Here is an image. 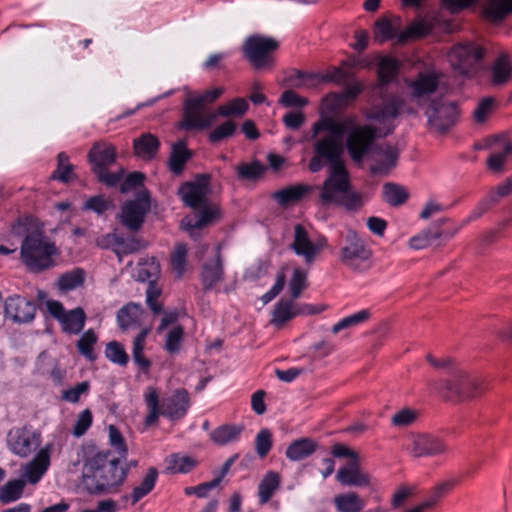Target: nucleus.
I'll return each mask as SVG.
<instances>
[{
  "instance_id": "1",
  "label": "nucleus",
  "mask_w": 512,
  "mask_h": 512,
  "mask_svg": "<svg viewBox=\"0 0 512 512\" xmlns=\"http://www.w3.org/2000/svg\"><path fill=\"white\" fill-rule=\"evenodd\" d=\"M124 459L110 450L99 451L85 461L82 484L90 495H106L118 492L125 482L129 467H123Z\"/></svg>"
},
{
  "instance_id": "2",
  "label": "nucleus",
  "mask_w": 512,
  "mask_h": 512,
  "mask_svg": "<svg viewBox=\"0 0 512 512\" xmlns=\"http://www.w3.org/2000/svg\"><path fill=\"white\" fill-rule=\"evenodd\" d=\"M349 120L339 121L333 116L321 115L312 126V138L320 133L326 134L318 138L313 145L314 155L309 161L308 168L312 173L319 172L325 163L329 167L344 166L342 159L344 151L342 137L348 128Z\"/></svg>"
},
{
  "instance_id": "3",
  "label": "nucleus",
  "mask_w": 512,
  "mask_h": 512,
  "mask_svg": "<svg viewBox=\"0 0 512 512\" xmlns=\"http://www.w3.org/2000/svg\"><path fill=\"white\" fill-rule=\"evenodd\" d=\"M145 404L148 413L144 419L147 427L158 423L159 417L163 416L172 422L183 419L190 408L191 400L185 388H178L160 402L159 394L154 387H148L144 393Z\"/></svg>"
},
{
  "instance_id": "4",
  "label": "nucleus",
  "mask_w": 512,
  "mask_h": 512,
  "mask_svg": "<svg viewBox=\"0 0 512 512\" xmlns=\"http://www.w3.org/2000/svg\"><path fill=\"white\" fill-rule=\"evenodd\" d=\"M59 250L42 229L28 236L20 245V260L31 273H41L56 265Z\"/></svg>"
},
{
  "instance_id": "5",
  "label": "nucleus",
  "mask_w": 512,
  "mask_h": 512,
  "mask_svg": "<svg viewBox=\"0 0 512 512\" xmlns=\"http://www.w3.org/2000/svg\"><path fill=\"white\" fill-rule=\"evenodd\" d=\"M432 387L442 399L455 403L474 398L483 391L480 379L460 367H453L446 378L434 382Z\"/></svg>"
},
{
  "instance_id": "6",
  "label": "nucleus",
  "mask_w": 512,
  "mask_h": 512,
  "mask_svg": "<svg viewBox=\"0 0 512 512\" xmlns=\"http://www.w3.org/2000/svg\"><path fill=\"white\" fill-rule=\"evenodd\" d=\"M339 261L346 268L362 272L370 267L372 249L355 230L347 229L338 239Z\"/></svg>"
},
{
  "instance_id": "7",
  "label": "nucleus",
  "mask_w": 512,
  "mask_h": 512,
  "mask_svg": "<svg viewBox=\"0 0 512 512\" xmlns=\"http://www.w3.org/2000/svg\"><path fill=\"white\" fill-rule=\"evenodd\" d=\"M279 47V41L273 37L252 34L244 39L241 52L254 70H270L275 65V53Z\"/></svg>"
},
{
  "instance_id": "8",
  "label": "nucleus",
  "mask_w": 512,
  "mask_h": 512,
  "mask_svg": "<svg viewBox=\"0 0 512 512\" xmlns=\"http://www.w3.org/2000/svg\"><path fill=\"white\" fill-rule=\"evenodd\" d=\"M88 160L91 164V170L96 176L98 182L109 188L116 187L124 176V170L109 172V167L116 160V150L111 144L105 142L95 143L88 153Z\"/></svg>"
},
{
  "instance_id": "9",
  "label": "nucleus",
  "mask_w": 512,
  "mask_h": 512,
  "mask_svg": "<svg viewBox=\"0 0 512 512\" xmlns=\"http://www.w3.org/2000/svg\"><path fill=\"white\" fill-rule=\"evenodd\" d=\"M348 120L352 121L353 125L346 137V148L351 159L360 164L369 152H373L378 129L369 124L355 125L353 119Z\"/></svg>"
},
{
  "instance_id": "10",
  "label": "nucleus",
  "mask_w": 512,
  "mask_h": 512,
  "mask_svg": "<svg viewBox=\"0 0 512 512\" xmlns=\"http://www.w3.org/2000/svg\"><path fill=\"white\" fill-rule=\"evenodd\" d=\"M485 55V50L473 42H459L448 53L452 68L462 75L475 73Z\"/></svg>"
},
{
  "instance_id": "11",
  "label": "nucleus",
  "mask_w": 512,
  "mask_h": 512,
  "mask_svg": "<svg viewBox=\"0 0 512 512\" xmlns=\"http://www.w3.org/2000/svg\"><path fill=\"white\" fill-rule=\"evenodd\" d=\"M151 210V196L146 189L136 192L135 198L124 202L121 206L120 222L128 230L137 232L141 229L146 215Z\"/></svg>"
},
{
  "instance_id": "12",
  "label": "nucleus",
  "mask_w": 512,
  "mask_h": 512,
  "mask_svg": "<svg viewBox=\"0 0 512 512\" xmlns=\"http://www.w3.org/2000/svg\"><path fill=\"white\" fill-rule=\"evenodd\" d=\"M425 115L428 125L438 133H446L458 121L459 108L455 102L435 98L429 102Z\"/></svg>"
},
{
  "instance_id": "13",
  "label": "nucleus",
  "mask_w": 512,
  "mask_h": 512,
  "mask_svg": "<svg viewBox=\"0 0 512 512\" xmlns=\"http://www.w3.org/2000/svg\"><path fill=\"white\" fill-rule=\"evenodd\" d=\"M41 432L32 425L13 427L7 434V447L15 455L26 458L39 447Z\"/></svg>"
},
{
  "instance_id": "14",
  "label": "nucleus",
  "mask_w": 512,
  "mask_h": 512,
  "mask_svg": "<svg viewBox=\"0 0 512 512\" xmlns=\"http://www.w3.org/2000/svg\"><path fill=\"white\" fill-rule=\"evenodd\" d=\"M350 188V176L345 165L329 167V174L321 187L320 200L323 205H335L340 197L349 192Z\"/></svg>"
},
{
  "instance_id": "15",
  "label": "nucleus",
  "mask_w": 512,
  "mask_h": 512,
  "mask_svg": "<svg viewBox=\"0 0 512 512\" xmlns=\"http://www.w3.org/2000/svg\"><path fill=\"white\" fill-rule=\"evenodd\" d=\"M210 179L209 174H199L194 181L182 183L178 189V195L182 202L192 209H197L206 204Z\"/></svg>"
},
{
  "instance_id": "16",
  "label": "nucleus",
  "mask_w": 512,
  "mask_h": 512,
  "mask_svg": "<svg viewBox=\"0 0 512 512\" xmlns=\"http://www.w3.org/2000/svg\"><path fill=\"white\" fill-rule=\"evenodd\" d=\"M408 452L414 457H434L447 451L445 442L429 433L412 434L408 439Z\"/></svg>"
},
{
  "instance_id": "17",
  "label": "nucleus",
  "mask_w": 512,
  "mask_h": 512,
  "mask_svg": "<svg viewBox=\"0 0 512 512\" xmlns=\"http://www.w3.org/2000/svg\"><path fill=\"white\" fill-rule=\"evenodd\" d=\"M407 86L411 101L422 107L438 89L439 76L435 72H419L415 79L407 82Z\"/></svg>"
},
{
  "instance_id": "18",
  "label": "nucleus",
  "mask_w": 512,
  "mask_h": 512,
  "mask_svg": "<svg viewBox=\"0 0 512 512\" xmlns=\"http://www.w3.org/2000/svg\"><path fill=\"white\" fill-rule=\"evenodd\" d=\"M204 108L193 98H186L183 102L182 119L179 127L185 131L208 129L214 120L213 115L205 116Z\"/></svg>"
},
{
  "instance_id": "19",
  "label": "nucleus",
  "mask_w": 512,
  "mask_h": 512,
  "mask_svg": "<svg viewBox=\"0 0 512 512\" xmlns=\"http://www.w3.org/2000/svg\"><path fill=\"white\" fill-rule=\"evenodd\" d=\"M485 146L493 150L486 160L487 168L501 172L505 159L512 158V142L505 134L493 135L485 139Z\"/></svg>"
},
{
  "instance_id": "20",
  "label": "nucleus",
  "mask_w": 512,
  "mask_h": 512,
  "mask_svg": "<svg viewBox=\"0 0 512 512\" xmlns=\"http://www.w3.org/2000/svg\"><path fill=\"white\" fill-rule=\"evenodd\" d=\"M4 312L15 323H28L35 317L36 305L23 296L13 295L5 300Z\"/></svg>"
},
{
  "instance_id": "21",
  "label": "nucleus",
  "mask_w": 512,
  "mask_h": 512,
  "mask_svg": "<svg viewBox=\"0 0 512 512\" xmlns=\"http://www.w3.org/2000/svg\"><path fill=\"white\" fill-rule=\"evenodd\" d=\"M404 105L405 100L403 98L397 95H391L382 103L373 105L366 116L370 120L384 124L397 118Z\"/></svg>"
},
{
  "instance_id": "22",
  "label": "nucleus",
  "mask_w": 512,
  "mask_h": 512,
  "mask_svg": "<svg viewBox=\"0 0 512 512\" xmlns=\"http://www.w3.org/2000/svg\"><path fill=\"white\" fill-rule=\"evenodd\" d=\"M511 192L510 182H503L498 185L496 188L490 189L488 194L482 198L477 205L471 210L467 218L465 219V223L472 222L478 218H480L483 214L488 212L494 206H496L500 200Z\"/></svg>"
},
{
  "instance_id": "23",
  "label": "nucleus",
  "mask_w": 512,
  "mask_h": 512,
  "mask_svg": "<svg viewBox=\"0 0 512 512\" xmlns=\"http://www.w3.org/2000/svg\"><path fill=\"white\" fill-rule=\"evenodd\" d=\"M511 192L510 182H503L498 185L496 188L490 189L488 194L482 198L477 205L471 210L467 218L465 219V223L472 222L478 218H480L483 214L488 212L494 206H496L500 200Z\"/></svg>"
},
{
  "instance_id": "24",
  "label": "nucleus",
  "mask_w": 512,
  "mask_h": 512,
  "mask_svg": "<svg viewBox=\"0 0 512 512\" xmlns=\"http://www.w3.org/2000/svg\"><path fill=\"white\" fill-rule=\"evenodd\" d=\"M511 192L510 182H503L498 185L496 188L490 189L488 194L482 198L477 205L471 210L467 218L465 219V223L472 222L478 218H480L483 214L488 212L494 206H496L500 200Z\"/></svg>"
},
{
  "instance_id": "25",
  "label": "nucleus",
  "mask_w": 512,
  "mask_h": 512,
  "mask_svg": "<svg viewBox=\"0 0 512 512\" xmlns=\"http://www.w3.org/2000/svg\"><path fill=\"white\" fill-rule=\"evenodd\" d=\"M52 447V443L46 444L37 452L34 459L26 465L23 476L30 484H37L48 470Z\"/></svg>"
},
{
  "instance_id": "26",
  "label": "nucleus",
  "mask_w": 512,
  "mask_h": 512,
  "mask_svg": "<svg viewBox=\"0 0 512 512\" xmlns=\"http://www.w3.org/2000/svg\"><path fill=\"white\" fill-rule=\"evenodd\" d=\"M224 278L223 260L220 252L214 259L206 261L200 272V281L204 292L214 290L216 285Z\"/></svg>"
},
{
  "instance_id": "27",
  "label": "nucleus",
  "mask_w": 512,
  "mask_h": 512,
  "mask_svg": "<svg viewBox=\"0 0 512 512\" xmlns=\"http://www.w3.org/2000/svg\"><path fill=\"white\" fill-rule=\"evenodd\" d=\"M43 229L40 221L32 215L17 217L11 222L8 232V241L15 239L21 243L30 235L37 234Z\"/></svg>"
},
{
  "instance_id": "28",
  "label": "nucleus",
  "mask_w": 512,
  "mask_h": 512,
  "mask_svg": "<svg viewBox=\"0 0 512 512\" xmlns=\"http://www.w3.org/2000/svg\"><path fill=\"white\" fill-rule=\"evenodd\" d=\"M336 480L342 486L365 487L370 484V476L361 470L359 460L355 459L337 471Z\"/></svg>"
},
{
  "instance_id": "29",
  "label": "nucleus",
  "mask_w": 512,
  "mask_h": 512,
  "mask_svg": "<svg viewBox=\"0 0 512 512\" xmlns=\"http://www.w3.org/2000/svg\"><path fill=\"white\" fill-rule=\"evenodd\" d=\"M400 28L401 18L399 16H395L393 18L381 16L374 22V41L379 44H383L387 41L396 39V42L398 43V35L401 32Z\"/></svg>"
},
{
  "instance_id": "30",
  "label": "nucleus",
  "mask_w": 512,
  "mask_h": 512,
  "mask_svg": "<svg viewBox=\"0 0 512 512\" xmlns=\"http://www.w3.org/2000/svg\"><path fill=\"white\" fill-rule=\"evenodd\" d=\"M292 249L297 255L303 256L307 263H311L320 251V247L310 240L308 232L302 224H297L294 227Z\"/></svg>"
},
{
  "instance_id": "31",
  "label": "nucleus",
  "mask_w": 512,
  "mask_h": 512,
  "mask_svg": "<svg viewBox=\"0 0 512 512\" xmlns=\"http://www.w3.org/2000/svg\"><path fill=\"white\" fill-rule=\"evenodd\" d=\"M192 157L193 152L187 147L186 141L178 140L171 146L167 167L174 176H180Z\"/></svg>"
},
{
  "instance_id": "32",
  "label": "nucleus",
  "mask_w": 512,
  "mask_h": 512,
  "mask_svg": "<svg viewBox=\"0 0 512 512\" xmlns=\"http://www.w3.org/2000/svg\"><path fill=\"white\" fill-rule=\"evenodd\" d=\"M512 78V60L506 52H500L491 66L490 84L502 87Z\"/></svg>"
},
{
  "instance_id": "33",
  "label": "nucleus",
  "mask_w": 512,
  "mask_h": 512,
  "mask_svg": "<svg viewBox=\"0 0 512 512\" xmlns=\"http://www.w3.org/2000/svg\"><path fill=\"white\" fill-rule=\"evenodd\" d=\"M268 167L257 159L240 162L234 167L236 178L240 182L256 183L263 179Z\"/></svg>"
},
{
  "instance_id": "34",
  "label": "nucleus",
  "mask_w": 512,
  "mask_h": 512,
  "mask_svg": "<svg viewBox=\"0 0 512 512\" xmlns=\"http://www.w3.org/2000/svg\"><path fill=\"white\" fill-rule=\"evenodd\" d=\"M373 152L382 154L383 159L370 166V173L372 175H386L393 169L398 161L399 152L396 147L392 145L375 146Z\"/></svg>"
},
{
  "instance_id": "35",
  "label": "nucleus",
  "mask_w": 512,
  "mask_h": 512,
  "mask_svg": "<svg viewBox=\"0 0 512 512\" xmlns=\"http://www.w3.org/2000/svg\"><path fill=\"white\" fill-rule=\"evenodd\" d=\"M312 190V186L308 184L290 185L283 189L277 190L272 194V199L280 206L287 207L297 203Z\"/></svg>"
},
{
  "instance_id": "36",
  "label": "nucleus",
  "mask_w": 512,
  "mask_h": 512,
  "mask_svg": "<svg viewBox=\"0 0 512 512\" xmlns=\"http://www.w3.org/2000/svg\"><path fill=\"white\" fill-rule=\"evenodd\" d=\"M159 139L151 133H143L133 140V149L136 156L144 160H152L160 149Z\"/></svg>"
},
{
  "instance_id": "37",
  "label": "nucleus",
  "mask_w": 512,
  "mask_h": 512,
  "mask_svg": "<svg viewBox=\"0 0 512 512\" xmlns=\"http://www.w3.org/2000/svg\"><path fill=\"white\" fill-rule=\"evenodd\" d=\"M142 314L143 308L140 304L129 302L118 310L117 324L122 331H127L140 325Z\"/></svg>"
},
{
  "instance_id": "38",
  "label": "nucleus",
  "mask_w": 512,
  "mask_h": 512,
  "mask_svg": "<svg viewBox=\"0 0 512 512\" xmlns=\"http://www.w3.org/2000/svg\"><path fill=\"white\" fill-rule=\"evenodd\" d=\"M281 478L278 472L268 471L258 484V502L260 505L268 503L275 492L280 488Z\"/></svg>"
},
{
  "instance_id": "39",
  "label": "nucleus",
  "mask_w": 512,
  "mask_h": 512,
  "mask_svg": "<svg viewBox=\"0 0 512 512\" xmlns=\"http://www.w3.org/2000/svg\"><path fill=\"white\" fill-rule=\"evenodd\" d=\"M317 449V443L311 438L294 440L286 449V457L293 462L301 461L311 456Z\"/></svg>"
},
{
  "instance_id": "40",
  "label": "nucleus",
  "mask_w": 512,
  "mask_h": 512,
  "mask_svg": "<svg viewBox=\"0 0 512 512\" xmlns=\"http://www.w3.org/2000/svg\"><path fill=\"white\" fill-rule=\"evenodd\" d=\"M158 476L159 472L155 467L148 468L140 484L133 488L132 493L129 496L131 505L137 504L154 489ZM124 498L128 499V496H125Z\"/></svg>"
},
{
  "instance_id": "41",
  "label": "nucleus",
  "mask_w": 512,
  "mask_h": 512,
  "mask_svg": "<svg viewBox=\"0 0 512 512\" xmlns=\"http://www.w3.org/2000/svg\"><path fill=\"white\" fill-rule=\"evenodd\" d=\"M433 28V24L425 19L415 20L399 33L398 44H405L410 40L424 38L432 32Z\"/></svg>"
},
{
  "instance_id": "42",
  "label": "nucleus",
  "mask_w": 512,
  "mask_h": 512,
  "mask_svg": "<svg viewBox=\"0 0 512 512\" xmlns=\"http://www.w3.org/2000/svg\"><path fill=\"white\" fill-rule=\"evenodd\" d=\"M333 503L337 512H361L366 505L365 500L356 492L338 494Z\"/></svg>"
},
{
  "instance_id": "43",
  "label": "nucleus",
  "mask_w": 512,
  "mask_h": 512,
  "mask_svg": "<svg viewBox=\"0 0 512 512\" xmlns=\"http://www.w3.org/2000/svg\"><path fill=\"white\" fill-rule=\"evenodd\" d=\"M244 427L236 424H224L210 433V439L217 445H227L229 443L238 441Z\"/></svg>"
},
{
  "instance_id": "44",
  "label": "nucleus",
  "mask_w": 512,
  "mask_h": 512,
  "mask_svg": "<svg viewBox=\"0 0 512 512\" xmlns=\"http://www.w3.org/2000/svg\"><path fill=\"white\" fill-rule=\"evenodd\" d=\"M363 91L361 83L348 86L341 94H331L324 98L323 103L331 113H336L344 101L355 100Z\"/></svg>"
},
{
  "instance_id": "45",
  "label": "nucleus",
  "mask_w": 512,
  "mask_h": 512,
  "mask_svg": "<svg viewBox=\"0 0 512 512\" xmlns=\"http://www.w3.org/2000/svg\"><path fill=\"white\" fill-rule=\"evenodd\" d=\"M166 471L171 474H187L198 464L193 457L181 453H172L166 459Z\"/></svg>"
},
{
  "instance_id": "46",
  "label": "nucleus",
  "mask_w": 512,
  "mask_h": 512,
  "mask_svg": "<svg viewBox=\"0 0 512 512\" xmlns=\"http://www.w3.org/2000/svg\"><path fill=\"white\" fill-rule=\"evenodd\" d=\"M298 312L293 309L292 300L278 301L272 311L270 323L277 328H282L286 323L297 316Z\"/></svg>"
},
{
  "instance_id": "47",
  "label": "nucleus",
  "mask_w": 512,
  "mask_h": 512,
  "mask_svg": "<svg viewBox=\"0 0 512 512\" xmlns=\"http://www.w3.org/2000/svg\"><path fill=\"white\" fill-rule=\"evenodd\" d=\"M86 322V314L80 307L67 311L64 318L60 322L63 332L67 334H79Z\"/></svg>"
},
{
  "instance_id": "48",
  "label": "nucleus",
  "mask_w": 512,
  "mask_h": 512,
  "mask_svg": "<svg viewBox=\"0 0 512 512\" xmlns=\"http://www.w3.org/2000/svg\"><path fill=\"white\" fill-rule=\"evenodd\" d=\"M399 68L400 62L395 57H382L377 68V77L380 85L386 86L390 84L396 77Z\"/></svg>"
},
{
  "instance_id": "49",
  "label": "nucleus",
  "mask_w": 512,
  "mask_h": 512,
  "mask_svg": "<svg viewBox=\"0 0 512 512\" xmlns=\"http://www.w3.org/2000/svg\"><path fill=\"white\" fill-rule=\"evenodd\" d=\"M200 210L196 215V219L193 221L189 219L186 223L183 222L187 231L192 232L193 230H200L210 225L214 220L219 217V210L217 208L210 207L206 204L199 207Z\"/></svg>"
},
{
  "instance_id": "50",
  "label": "nucleus",
  "mask_w": 512,
  "mask_h": 512,
  "mask_svg": "<svg viewBox=\"0 0 512 512\" xmlns=\"http://www.w3.org/2000/svg\"><path fill=\"white\" fill-rule=\"evenodd\" d=\"M484 13L491 21L501 22L512 14V0H489Z\"/></svg>"
},
{
  "instance_id": "51",
  "label": "nucleus",
  "mask_w": 512,
  "mask_h": 512,
  "mask_svg": "<svg viewBox=\"0 0 512 512\" xmlns=\"http://www.w3.org/2000/svg\"><path fill=\"white\" fill-rule=\"evenodd\" d=\"M383 198L392 207L403 205L409 198V193L402 185L387 182L383 185Z\"/></svg>"
},
{
  "instance_id": "52",
  "label": "nucleus",
  "mask_w": 512,
  "mask_h": 512,
  "mask_svg": "<svg viewBox=\"0 0 512 512\" xmlns=\"http://www.w3.org/2000/svg\"><path fill=\"white\" fill-rule=\"evenodd\" d=\"M85 281V271L82 268H74L65 272L57 279V287L63 292L74 290L83 285Z\"/></svg>"
},
{
  "instance_id": "53",
  "label": "nucleus",
  "mask_w": 512,
  "mask_h": 512,
  "mask_svg": "<svg viewBox=\"0 0 512 512\" xmlns=\"http://www.w3.org/2000/svg\"><path fill=\"white\" fill-rule=\"evenodd\" d=\"M98 341V337L94 330H86L76 343V347L79 353L89 361L93 362L97 359V355L94 352V346Z\"/></svg>"
},
{
  "instance_id": "54",
  "label": "nucleus",
  "mask_w": 512,
  "mask_h": 512,
  "mask_svg": "<svg viewBox=\"0 0 512 512\" xmlns=\"http://www.w3.org/2000/svg\"><path fill=\"white\" fill-rule=\"evenodd\" d=\"M26 482L23 479L10 480L0 487V501L11 503L21 498Z\"/></svg>"
},
{
  "instance_id": "55",
  "label": "nucleus",
  "mask_w": 512,
  "mask_h": 512,
  "mask_svg": "<svg viewBox=\"0 0 512 512\" xmlns=\"http://www.w3.org/2000/svg\"><path fill=\"white\" fill-rule=\"evenodd\" d=\"M188 248L185 243H177L170 255V264L177 278H181L186 270Z\"/></svg>"
},
{
  "instance_id": "56",
  "label": "nucleus",
  "mask_w": 512,
  "mask_h": 512,
  "mask_svg": "<svg viewBox=\"0 0 512 512\" xmlns=\"http://www.w3.org/2000/svg\"><path fill=\"white\" fill-rule=\"evenodd\" d=\"M442 232L439 227L430 228L410 239V247L416 250L424 249L433 245L440 237Z\"/></svg>"
},
{
  "instance_id": "57",
  "label": "nucleus",
  "mask_w": 512,
  "mask_h": 512,
  "mask_svg": "<svg viewBox=\"0 0 512 512\" xmlns=\"http://www.w3.org/2000/svg\"><path fill=\"white\" fill-rule=\"evenodd\" d=\"M248 108V102L244 98L238 97L227 104L218 106L216 113L223 117L242 116L247 112Z\"/></svg>"
},
{
  "instance_id": "58",
  "label": "nucleus",
  "mask_w": 512,
  "mask_h": 512,
  "mask_svg": "<svg viewBox=\"0 0 512 512\" xmlns=\"http://www.w3.org/2000/svg\"><path fill=\"white\" fill-rule=\"evenodd\" d=\"M237 125L232 120H227L216 126L208 133V141L210 144H217L228 139L236 133Z\"/></svg>"
},
{
  "instance_id": "59",
  "label": "nucleus",
  "mask_w": 512,
  "mask_h": 512,
  "mask_svg": "<svg viewBox=\"0 0 512 512\" xmlns=\"http://www.w3.org/2000/svg\"><path fill=\"white\" fill-rule=\"evenodd\" d=\"M73 165L69 163V157L65 152H60L57 156V168L52 174V179L68 183L73 178Z\"/></svg>"
},
{
  "instance_id": "60",
  "label": "nucleus",
  "mask_w": 512,
  "mask_h": 512,
  "mask_svg": "<svg viewBox=\"0 0 512 512\" xmlns=\"http://www.w3.org/2000/svg\"><path fill=\"white\" fill-rule=\"evenodd\" d=\"M184 339V328L181 325L173 327L166 335L164 349L169 355L179 353Z\"/></svg>"
},
{
  "instance_id": "61",
  "label": "nucleus",
  "mask_w": 512,
  "mask_h": 512,
  "mask_svg": "<svg viewBox=\"0 0 512 512\" xmlns=\"http://www.w3.org/2000/svg\"><path fill=\"white\" fill-rule=\"evenodd\" d=\"M370 317V312L367 309L360 310L354 314H351L349 316H346L342 319H340L333 327L332 332L334 334L339 333L340 331L357 326L366 320H368Z\"/></svg>"
},
{
  "instance_id": "62",
  "label": "nucleus",
  "mask_w": 512,
  "mask_h": 512,
  "mask_svg": "<svg viewBox=\"0 0 512 512\" xmlns=\"http://www.w3.org/2000/svg\"><path fill=\"white\" fill-rule=\"evenodd\" d=\"M105 356L109 361L120 366H126L129 361L123 345L117 341H111L106 345Z\"/></svg>"
},
{
  "instance_id": "63",
  "label": "nucleus",
  "mask_w": 512,
  "mask_h": 512,
  "mask_svg": "<svg viewBox=\"0 0 512 512\" xmlns=\"http://www.w3.org/2000/svg\"><path fill=\"white\" fill-rule=\"evenodd\" d=\"M255 451L259 458H265L270 452L273 442L272 433L268 428L261 429L255 436Z\"/></svg>"
},
{
  "instance_id": "64",
  "label": "nucleus",
  "mask_w": 512,
  "mask_h": 512,
  "mask_svg": "<svg viewBox=\"0 0 512 512\" xmlns=\"http://www.w3.org/2000/svg\"><path fill=\"white\" fill-rule=\"evenodd\" d=\"M317 79V75L313 73H307L300 70H293L285 78V83L291 88H302L309 86L314 80Z\"/></svg>"
}]
</instances>
